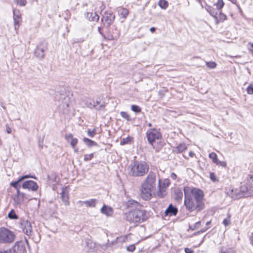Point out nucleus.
I'll return each mask as SVG.
<instances>
[{
  "label": "nucleus",
  "instance_id": "nucleus-1",
  "mask_svg": "<svg viewBox=\"0 0 253 253\" xmlns=\"http://www.w3.org/2000/svg\"><path fill=\"white\" fill-rule=\"evenodd\" d=\"M233 198L240 199L253 196V171L248 175L247 179L241 183L240 190H232Z\"/></svg>",
  "mask_w": 253,
  "mask_h": 253
},
{
  "label": "nucleus",
  "instance_id": "nucleus-2",
  "mask_svg": "<svg viewBox=\"0 0 253 253\" xmlns=\"http://www.w3.org/2000/svg\"><path fill=\"white\" fill-rule=\"evenodd\" d=\"M156 186V173L150 171L146 179L141 184V197L146 200H150L152 197V193Z\"/></svg>",
  "mask_w": 253,
  "mask_h": 253
},
{
  "label": "nucleus",
  "instance_id": "nucleus-3",
  "mask_svg": "<svg viewBox=\"0 0 253 253\" xmlns=\"http://www.w3.org/2000/svg\"><path fill=\"white\" fill-rule=\"evenodd\" d=\"M146 137L148 143L156 152H159L162 149L163 145L161 141L162 135L160 129L156 128L148 129L146 133Z\"/></svg>",
  "mask_w": 253,
  "mask_h": 253
},
{
  "label": "nucleus",
  "instance_id": "nucleus-4",
  "mask_svg": "<svg viewBox=\"0 0 253 253\" xmlns=\"http://www.w3.org/2000/svg\"><path fill=\"white\" fill-rule=\"evenodd\" d=\"M149 218V213L145 210L139 208L134 209L126 214L127 221L134 223H142Z\"/></svg>",
  "mask_w": 253,
  "mask_h": 253
},
{
  "label": "nucleus",
  "instance_id": "nucleus-5",
  "mask_svg": "<svg viewBox=\"0 0 253 253\" xmlns=\"http://www.w3.org/2000/svg\"><path fill=\"white\" fill-rule=\"evenodd\" d=\"M128 168H130V175L137 177L144 176L148 172L149 167L145 162L141 161L134 162Z\"/></svg>",
  "mask_w": 253,
  "mask_h": 253
},
{
  "label": "nucleus",
  "instance_id": "nucleus-6",
  "mask_svg": "<svg viewBox=\"0 0 253 253\" xmlns=\"http://www.w3.org/2000/svg\"><path fill=\"white\" fill-rule=\"evenodd\" d=\"M183 191L185 198H187L189 197L192 199V200L197 201V202L203 201L204 195L202 190L195 187L185 186L183 189Z\"/></svg>",
  "mask_w": 253,
  "mask_h": 253
},
{
  "label": "nucleus",
  "instance_id": "nucleus-7",
  "mask_svg": "<svg viewBox=\"0 0 253 253\" xmlns=\"http://www.w3.org/2000/svg\"><path fill=\"white\" fill-rule=\"evenodd\" d=\"M184 206L187 211L190 212L196 211V212H200L205 208V203L203 201H198L192 200L188 197L184 198Z\"/></svg>",
  "mask_w": 253,
  "mask_h": 253
},
{
  "label": "nucleus",
  "instance_id": "nucleus-8",
  "mask_svg": "<svg viewBox=\"0 0 253 253\" xmlns=\"http://www.w3.org/2000/svg\"><path fill=\"white\" fill-rule=\"evenodd\" d=\"M16 239L14 233L5 227L0 228V243L10 244Z\"/></svg>",
  "mask_w": 253,
  "mask_h": 253
},
{
  "label": "nucleus",
  "instance_id": "nucleus-9",
  "mask_svg": "<svg viewBox=\"0 0 253 253\" xmlns=\"http://www.w3.org/2000/svg\"><path fill=\"white\" fill-rule=\"evenodd\" d=\"M48 49V43L45 40L41 41L37 46L35 50V56L40 59H42L44 58V52Z\"/></svg>",
  "mask_w": 253,
  "mask_h": 253
},
{
  "label": "nucleus",
  "instance_id": "nucleus-10",
  "mask_svg": "<svg viewBox=\"0 0 253 253\" xmlns=\"http://www.w3.org/2000/svg\"><path fill=\"white\" fill-rule=\"evenodd\" d=\"M115 15L111 11H106L102 15L101 22L103 23L105 27L108 28L114 22Z\"/></svg>",
  "mask_w": 253,
  "mask_h": 253
},
{
  "label": "nucleus",
  "instance_id": "nucleus-11",
  "mask_svg": "<svg viewBox=\"0 0 253 253\" xmlns=\"http://www.w3.org/2000/svg\"><path fill=\"white\" fill-rule=\"evenodd\" d=\"M19 227L23 233L28 236H31L33 233V229L31 222L28 220L21 219L19 223Z\"/></svg>",
  "mask_w": 253,
  "mask_h": 253
},
{
  "label": "nucleus",
  "instance_id": "nucleus-12",
  "mask_svg": "<svg viewBox=\"0 0 253 253\" xmlns=\"http://www.w3.org/2000/svg\"><path fill=\"white\" fill-rule=\"evenodd\" d=\"M55 100L60 101L63 99L64 102H62L63 106L65 108H67L69 107L68 100L69 98L66 95L65 89L63 87H60V91H57L56 96L54 97Z\"/></svg>",
  "mask_w": 253,
  "mask_h": 253
},
{
  "label": "nucleus",
  "instance_id": "nucleus-13",
  "mask_svg": "<svg viewBox=\"0 0 253 253\" xmlns=\"http://www.w3.org/2000/svg\"><path fill=\"white\" fill-rule=\"evenodd\" d=\"M30 196L23 192H20L19 193H16L15 195V197L13 199L14 202V205L16 206L20 207L22 204H23L25 200H30Z\"/></svg>",
  "mask_w": 253,
  "mask_h": 253
},
{
  "label": "nucleus",
  "instance_id": "nucleus-14",
  "mask_svg": "<svg viewBox=\"0 0 253 253\" xmlns=\"http://www.w3.org/2000/svg\"><path fill=\"white\" fill-rule=\"evenodd\" d=\"M25 251L24 244L21 241L16 242L11 249L6 250L7 253H24Z\"/></svg>",
  "mask_w": 253,
  "mask_h": 253
},
{
  "label": "nucleus",
  "instance_id": "nucleus-15",
  "mask_svg": "<svg viewBox=\"0 0 253 253\" xmlns=\"http://www.w3.org/2000/svg\"><path fill=\"white\" fill-rule=\"evenodd\" d=\"M13 18L14 21V29L18 30L22 22L21 14L19 10L14 8L13 9Z\"/></svg>",
  "mask_w": 253,
  "mask_h": 253
},
{
  "label": "nucleus",
  "instance_id": "nucleus-16",
  "mask_svg": "<svg viewBox=\"0 0 253 253\" xmlns=\"http://www.w3.org/2000/svg\"><path fill=\"white\" fill-rule=\"evenodd\" d=\"M22 188L25 189H28L32 191H36L39 186L37 183L33 180H26L22 184Z\"/></svg>",
  "mask_w": 253,
  "mask_h": 253
},
{
  "label": "nucleus",
  "instance_id": "nucleus-17",
  "mask_svg": "<svg viewBox=\"0 0 253 253\" xmlns=\"http://www.w3.org/2000/svg\"><path fill=\"white\" fill-rule=\"evenodd\" d=\"M178 213V209L172 204L169 205L165 211V216H175Z\"/></svg>",
  "mask_w": 253,
  "mask_h": 253
},
{
  "label": "nucleus",
  "instance_id": "nucleus-18",
  "mask_svg": "<svg viewBox=\"0 0 253 253\" xmlns=\"http://www.w3.org/2000/svg\"><path fill=\"white\" fill-rule=\"evenodd\" d=\"M60 195L61 199L63 202H64L65 205H69L70 203L69 201L68 191L67 189V187L62 188V191L60 193Z\"/></svg>",
  "mask_w": 253,
  "mask_h": 253
},
{
  "label": "nucleus",
  "instance_id": "nucleus-19",
  "mask_svg": "<svg viewBox=\"0 0 253 253\" xmlns=\"http://www.w3.org/2000/svg\"><path fill=\"white\" fill-rule=\"evenodd\" d=\"M84 16L89 21L97 22L99 19V16L96 13L87 12L85 13Z\"/></svg>",
  "mask_w": 253,
  "mask_h": 253
},
{
  "label": "nucleus",
  "instance_id": "nucleus-20",
  "mask_svg": "<svg viewBox=\"0 0 253 253\" xmlns=\"http://www.w3.org/2000/svg\"><path fill=\"white\" fill-rule=\"evenodd\" d=\"M183 198V192L179 188H175L173 191V198L177 202H180Z\"/></svg>",
  "mask_w": 253,
  "mask_h": 253
},
{
  "label": "nucleus",
  "instance_id": "nucleus-21",
  "mask_svg": "<svg viewBox=\"0 0 253 253\" xmlns=\"http://www.w3.org/2000/svg\"><path fill=\"white\" fill-rule=\"evenodd\" d=\"M92 105H94V108L93 109H95L97 111H105V104L104 102L100 103V101H94L93 100V104Z\"/></svg>",
  "mask_w": 253,
  "mask_h": 253
},
{
  "label": "nucleus",
  "instance_id": "nucleus-22",
  "mask_svg": "<svg viewBox=\"0 0 253 253\" xmlns=\"http://www.w3.org/2000/svg\"><path fill=\"white\" fill-rule=\"evenodd\" d=\"M159 190L157 192V195L159 198H163L167 195L166 188L163 187L161 185V181L160 179L159 180Z\"/></svg>",
  "mask_w": 253,
  "mask_h": 253
},
{
  "label": "nucleus",
  "instance_id": "nucleus-23",
  "mask_svg": "<svg viewBox=\"0 0 253 253\" xmlns=\"http://www.w3.org/2000/svg\"><path fill=\"white\" fill-rule=\"evenodd\" d=\"M101 212L107 216H111L113 213L112 208L106 205H104L100 210Z\"/></svg>",
  "mask_w": 253,
  "mask_h": 253
},
{
  "label": "nucleus",
  "instance_id": "nucleus-24",
  "mask_svg": "<svg viewBox=\"0 0 253 253\" xmlns=\"http://www.w3.org/2000/svg\"><path fill=\"white\" fill-rule=\"evenodd\" d=\"M205 9L211 16H213L216 19H217V12L215 8L206 3Z\"/></svg>",
  "mask_w": 253,
  "mask_h": 253
},
{
  "label": "nucleus",
  "instance_id": "nucleus-25",
  "mask_svg": "<svg viewBox=\"0 0 253 253\" xmlns=\"http://www.w3.org/2000/svg\"><path fill=\"white\" fill-rule=\"evenodd\" d=\"M22 181L19 178L17 180L12 181L10 183V185L16 190V193H19L20 192V189L22 187V184H21Z\"/></svg>",
  "mask_w": 253,
  "mask_h": 253
},
{
  "label": "nucleus",
  "instance_id": "nucleus-26",
  "mask_svg": "<svg viewBox=\"0 0 253 253\" xmlns=\"http://www.w3.org/2000/svg\"><path fill=\"white\" fill-rule=\"evenodd\" d=\"M126 206L128 208H134V209H137V208H139V207H141L140 204L138 202H137L133 200H128L126 203Z\"/></svg>",
  "mask_w": 253,
  "mask_h": 253
},
{
  "label": "nucleus",
  "instance_id": "nucleus-27",
  "mask_svg": "<svg viewBox=\"0 0 253 253\" xmlns=\"http://www.w3.org/2000/svg\"><path fill=\"white\" fill-rule=\"evenodd\" d=\"M98 200L95 199H91L88 201H79V202H83L87 207L95 208Z\"/></svg>",
  "mask_w": 253,
  "mask_h": 253
},
{
  "label": "nucleus",
  "instance_id": "nucleus-28",
  "mask_svg": "<svg viewBox=\"0 0 253 253\" xmlns=\"http://www.w3.org/2000/svg\"><path fill=\"white\" fill-rule=\"evenodd\" d=\"M118 12L119 14L123 18H126L129 13L128 9L122 7L118 8Z\"/></svg>",
  "mask_w": 253,
  "mask_h": 253
},
{
  "label": "nucleus",
  "instance_id": "nucleus-29",
  "mask_svg": "<svg viewBox=\"0 0 253 253\" xmlns=\"http://www.w3.org/2000/svg\"><path fill=\"white\" fill-rule=\"evenodd\" d=\"M187 149V146L185 143H180L174 149V152L180 153L185 151Z\"/></svg>",
  "mask_w": 253,
  "mask_h": 253
},
{
  "label": "nucleus",
  "instance_id": "nucleus-30",
  "mask_svg": "<svg viewBox=\"0 0 253 253\" xmlns=\"http://www.w3.org/2000/svg\"><path fill=\"white\" fill-rule=\"evenodd\" d=\"M84 142L85 143V144L89 147H91L92 146H97V144L96 142L86 137H84L83 139Z\"/></svg>",
  "mask_w": 253,
  "mask_h": 253
},
{
  "label": "nucleus",
  "instance_id": "nucleus-31",
  "mask_svg": "<svg viewBox=\"0 0 253 253\" xmlns=\"http://www.w3.org/2000/svg\"><path fill=\"white\" fill-rule=\"evenodd\" d=\"M126 238V236L117 237L115 240L112 241L111 243H109V244H110V247L113 246L118 242H125Z\"/></svg>",
  "mask_w": 253,
  "mask_h": 253
},
{
  "label": "nucleus",
  "instance_id": "nucleus-32",
  "mask_svg": "<svg viewBox=\"0 0 253 253\" xmlns=\"http://www.w3.org/2000/svg\"><path fill=\"white\" fill-rule=\"evenodd\" d=\"M220 253H236L235 251L232 248H225L222 246L219 248Z\"/></svg>",
  "mask_w": 253,
  "mask_h": 253
},
{
  "label": "nucleus",
  "instance_id": "nucleus-33",
  "mask_svg": "<svg viewBox=\"0 0 253 253\" xmlns=\"http://www.w3.org/2000/svg\"><path fill=\"white\" fill-rule=\"evenodd\" d=\"M86 246L88 248V252L93 251L95 247V244L91 240H88L86 242Z\"/></svg>",
  "mask_w": 253,
  "mask_h": 253
},
{
  "label": "nucleus",
  "instance_id": "nucleus-34",
  "mask_svg": "<svg viewBox=\"0 0 253 253\" xmlns=\"http://www.w3.org/2000/svg\"><path fill=\"white\" fill-rule=\"evenodd\" d=\"M7 217L11 219H17L18 216L16 214L14 210L12 209L8 213Z\"/></svg>",
  "mask_w": 253,
  "mask_h": 253
},
{
  "label": "nucleus",
  "instance_id": "nucleus-35",
  "mask_svg": "<svg viewBox=\"0 0 253 253\" xmlns=\"http://www.w3.org/2000/svg\"><path fill=\"white\" fill-rule=\"evenodd\" d=\"M158 5L161 8L165 9L168 7L169 3L166 0H160L158 2Z\"/></svg>",
  "mask_w": 253,
  "mask_h": 253
},
{
  "label": "nucleus",
  "instance_id": "nucleus-36",
  "mask_svg": "<svg viewBox=\"0 0 253 253\" xmlns=\"http://www.w3.org/2000/svg\"><path fill=\"white\" fill-rule=\"evenodd\" d=\"M132 139V138L130 136H127L125 138H123L121 140L120 144L122 145H126L127 144H129L131 143V141Z\"/></svg>",
  "mask_w": 253,
  "mask_h": 253
},
{
  "label": "nucleus",
  "instance_id": "nucleus-37",
  "mask_svg": "<svg viewBox=\"0 0 253 253\" xmlns=\"http://www.w3.org/2000/svg\"><path fill=\"white\" fill-rule=\"evenodd\" d=\"M84 103L86 107H88L91 109H92L94 108V105H92L93 100H91L90 99H87L85 100Z\"/></svg>",
  "mask_w": 253,
  "mask_h": 253
},
{
  "label": "nucleus",
  "instance_id": "nucleus-38",
  "mask_svg": "<svg viewBox=\"0 0 253 253\" xmlns=\"http://www.w3.org/2000/svg\"><path fill=\"white\" fill-rule=\"evenodd\" d=\"M209 158L212 160V162L216 164L218 162L217 155L214 152H211L209 154Z\"/></svg>",
  "mask_w": 253,
  "mask_h": 253
},
{
  "label": "nucleus",
  "instance_id": "nucleus-39",
  "mask_svg": "<svg viewBox=\"0 0 253 253\" xmlns=\"http://www.w3.org/2000/svg\"><path fill=\"white\" fill-rule=\"evenodd\" d=\"M214 5H216L217 9L219 10L223 7L224 3L223 0H218L217 2L214 3Z\"/></svg>",
  "mask_w": 253,
  "mask_h": 253
},
{
  "label": "nucleus",
  "instance_id": "nucleus-40",
  "mask_svg": "<svg viewBox=\"0 0 253 253\" xmlns=\"http://www.w3.org/2000/svg\"><path fill=\"white\" fill-rule=\"evenodd\" d=\"M131 109L135 113H139L141 111V108L136 105H132L131 106Z\"/></svg>",
  "mask_w": 253,
  "mask_h": 253
},
{
  "label": "nucleus",
  "instance_id": "nucleus-41",
  "mask_svg": "<svg viewBox=\"0 0 253 253\" xmlns=\"http://www.w3.org/2000/svg\"><path fill=\"white\" fill-rule=\"evenodd\" d=\"M121 116L127 121H130L131 120V118L128 113L126 112L121 111L120 112Z\"/></svg>",
  "mask_w": 253,
  "mask_h": 253
},
{
  "label": "nucleus",
  "instance_id": "nucleus-42",
  "mask_svg": "<svg viewBox=\"0 0 253 253\" xmlns=\"http://www.w3.org/2000/svg\"><path fill=\"white\" fill-rule=\"evenodd\" d=\"M96 128H94L92 130L88 128L87 131V135L90 137H93L96 134Z\"/></svg>",
  "mask_w": 253,
  "mask_h": 253
},
{
  "label": "nucleus",
  "instance_id": "nucleus-43",
  "mask_svg": "<svg viewBox=\"0 0 253 253\" xmlns=\"http://www.w3.org/2000/svg\"><path fill=\"white\" fill-rule=\"evenodd\" d=\"M206 65L209 68L214 69L216 66V63L213 61L207 62Z\"/></svg>",
  "mask_w": 253,
  "mask_h": 253
},
{
  "label": "nucleus",
  "instance_id": "nucleus-44",
  "mask_svg": "<svg viewBox=\"0 0 253 253\" xmlns=\"http://www.w3.org/2000/svg\"><path fill=\"white\" fill-rule=\"evenodd\" d=\"M94 157V154H85L84 155V161L85 162L91 160Z\"/></svg>",
  "mask_w": 253,
  "mask_h": 253
},
{
  "label": "nucleus",
  "instance_id": "nucleus-45",
  "mask_svg": "<svg viewBox=\"0 0 253 253\" xmlns=\"http://www.w3.org/2000/svg\"><path fill=\"white\" fill-rule=\"evenodd\" d=\"M14 1L17 4L22 6L26 5L27 3L26 0H15Z\"/></svg>",
  "mask_w": 253,
  "mask_h": 253
},
{
  "label": "nucleus",
  "instance_id": "nucleus-46",
  "mask_svg": "<svg viewBox=\"0 0 253 253\" xmlns=\"http://www.w3.org/2000/svg\"><path fill=\"white\" fill-rule=\"evenodd\" d=\"M78 140L77 138H73L72 139H71V141H70V145H71V146L73 148H75L76 145L78 143Z\"/></svg>",
  "mask_w": 253,
  "mask_h": 253
},
{
  "label": "nucleus",
  "instance_id": "nucleus-47",
  "mask_svg": "<svg viewBox=\"0 0 253 253\" xmlns=\"http://www.w3.org/2000/svg\"><path fill=\"white\" fill-rule=\"evenodd\" d=\"M170 184V181L169 179H165L163 182L161 183V185L163 186V187L167 188Z\"/></svg>",
  "mask_w": 253,
  "mask_h": 253
},
{
  "label": "nucleus",
  "instance_id": "nucleus-48",
  "mask_svg": "<svg viewBox=\"0 0 253 253\" xmlns=\"http://www.w3.org/2000/svg\"><path fill=\"white\" fill-rule=\"evenodd\" d=\"M99 247L102 250L104 251L108 249L109 247H110V244H109V240H108V243L100 245Z\"/></svg>",
  "mask_w": 253,
  "mask_h": 253
},
{
  "label": "nucleus",
  "instance_id": "nucleus-49",
  "mask_svg": "<svg viewBox=\"0 0 253 253\" xmlns=\"http://www.w3.org/2000/svg\"><path fill=\"white\" fill-rule=\"evenodd\" d=\"M98 31L99 33L100 34H101L104 38L107 39V40H111L113 39V37L112 35H109L108 38H105V35L102 33L101 32V28L98 27Z\"/></svg>",
  "mask_w": 253,
  "mask_h": 253
},
{
  "label": "nucleus",
  "instance_id": "nucleus-50",
  "mask_svg": "<svg viewBox=\"0 0 253 253\" xmlns=\"http://www.w3.org/2000/svg\"><path fill=\"white\" fill-rule=\"evenodd\" d=\"M247 92L249 94H253V84H250L247 88Z\"/></svg>",
  "mask_w": 253,
  "mask_h": 253
},
{
  "label": "nucleus",
  "instance_id": "nucleus-51",
  "mask_svg": "<svg viewBox=\"0 0 253 253\" xmlns=\"http://www.w3.org/2000/svg\"><path fill=\"white\" fill-rule=\"evenodd\" d=\"M33 178L34 179H37L36 177L35 176V175H34V176H32L31 175V174H27V175H24L23 176H22L21 177H20L19 178L22 180L23 181V180H24L25 179H27V178Z\"/></svg>",
  "mask_w": 253,
  "mask_h": 253
},
{
  "label": "nucleus",
  "instance_id": "nucleus-52",
  "mask_svg": "<svg viewBox=\"0 0 253 253\" xmlns=\"http://www.w3.org/2000/svg\"><path fill=\"white\" fill-rule=\"evenodd\" d=\"M219 18L221 22H223L227 19V16L224 13L220 12L219 14Z\"/></svg>",
  "mask_w": 253,
  "mask_h": 253
},
{
  "label": "nucleus",
  "instance_id": "nucleus-53",
  "mask_svg": "<svg viewBox=\"0 0 253 253\" xmlns=\"http://www.w3.org/2000/svg\"><path fill=\"white\" fill-rule=\"evenodd\" d=\"M135 250L134 244L130 245L126 247V250L129 252H133Z\"/></svg>",
  "mask_w": 253,
  "mask_h": 253
},
{
  "label": "nucleus",
  "instance_id": "nucleus-54",
  "mask_svg": "<svg viewBox=\"0 0 253 253\" xmlns=\"http://www.w3.org/2000/svg\"><path fill=\"white\" fill-rule=\"evenodd\" d=\"M201 225V221L197 222L195 223L193 227H192L191 226H189V229L191 230H194L196 228H198L200 227Z\"/></svg>",
  "mask_w": 253,
  "mask_h": 253
},
{
  "label": "nucleus",
  "instance_id": "nucleus-55",
  "mask_svg": "<svg viewBox=\"0 0 253 253\" xmlns=\"http://www.w3.org/2000/svg\"><path fill=\"white\" fill-rule=\"evenodd\" d=\"M167 91L168 89H166L160 90L158 92L159 95L161 98H163L165 96V93Z\"/></svg>",
  "mask_w": 253,
  "mask_h": 253
},
{
  "label": "nucleus",
  "instance_id": "nucleus-56",
  "mask_svg": "<svg viewBox=\"0 0 253 253\" xmlns=\"http://www.w3.org/2000/svg\"><path fill=\"white\" fill-rule=\"evenodd\" d=\"M49 206L50 209H52V211H51V212L53 213L57 208V206L55 205H53L51 202H50Z\"/></svg>",
  "mask_w": 253,
  "mask_h": 253
},
{
  "label": "nucleus",
  "instance_id": "nucleus-57",
  "mask_svg": "<svg viewBox=\"0 0 253 253\" xmlns=\"http://www.w3.org/2000/svg\"><path fill=\"white\" fill-rule=\"evenodd\" d=\"M209 229V227H205L203 229H202L201 230H200V231H197L195 233H194V235H199L201 233H203L204 232H205V231H206L208 229Z\"/></svg>",
  "mask_w": 253,
  "mask_h": 253
},
{
  "label": "nucleus",
  "instance_id": "nucleus-58",
  "mask_svg": "<svg viewBox=\"0 0 253 253\" xmlns=\"http://www.w3.org/2000/svg\"><path fill=\"white\" fill-rule=\"evenodd\" d=\"M210 179L211 180L213 181V182H215L216 181H217L216 178V176L214 174V172H211L210 173Z\"/></svg>",
  "mask_w": 253,
  "mask_h": 253
},
{
  "label": "nucleus",
  "instance_id": "nucleus-59",
  "mask_svg": "<svg viewBox=\"0 0 253 253\" xmlns=\"http://www.w3.org/2000/svg\"><path fill=\"white\" fill-rule=\"evenodd\" d=\"M216 165L221 166L222 167L225 168L226 167V163L224 161H220L218 160V162L216 163Z\"/></svg>",
  "mask_w": 253,
  "mask_h": 253
},
{
  "label": "nucleus",
  "instance_id": "nucleus-60",
  "mask_svg": "<svg viewBox=\"0 0 253 253\" xmlns=\"http://www.w3.org/2000/svg\"><path fill=\"white\" fill-rule=\"evenodd\" d=\"M65 138L66 140L69 142L70 140L73 138V136L71 133H68L65 135Z\"/></svg>",
  "mask_w": 253,
  "mask_h": 253
},
{
  "label": "nucleus",
  "instance_id": "nucleus-61",
  "mask_svg": "<svg viewBox=\"0 0 253 253\" xmlns=\"http://www.w3.org/2000/svg\"><path fill=\"white\" fill-rule=\"evenodd\" d=\"M6 131L7 133L10 134L11 133V128L9 126L8 124L5 125Z\"/></svg>",
  "mask_w": 253,
  "mask_h": 253
},
{
  "label": "nucleus",
  "instance_id": "nucleus-62",
  "mask_svg": "<svg viewBox=\"0 0 253 253\" xmlns=\"http://www.w3.org/2000/svg\"><path fill=\"white\" fill-rule=\"evenodd\" d=\"M223 224L225 226H228L230 224V221L229 219L225 218L223 221Z\"/></svg>",
  "mask_w": 253,
  "mask_h": 253
},
{
  "label": "nucleus",
  "instance_id": "nucleus-63",
  "mask_svg": "<svg viewBox=\"0 0 253 253\" xmlns=\"http://www.w3.org/2000/svg\"><path fill=\"white\" fill-rule=\"evenodd\" d=\"M184 251L185 253H194V252L193 250H191V249L186 248L184 249Z\"/></svg>",
  "mask_w": 253,
  "mask_h": 253
},
{
  "label": "nucleus",
  "instance_id": "nucleus-64",
  "mask_svg": "<svg viewBox=\"0 0 253 253\" xmlns=\"http://www.w3.org/2000/svg\"><path fill=\"white\" fill-rule=\"evenodd\" d=\"M250 243L253 246V232L252 233L251 236H250Z\"/></svg>",
  "mask_w": 253,
  "mask_h": 253
}]
</instances>
